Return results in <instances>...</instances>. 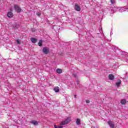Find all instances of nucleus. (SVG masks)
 <instances>
[{
	"label": "nucleus",
	"mask_w": 128,
	"mask_h": 128,
	"mask_svg": "<svg viewBox=\"0 0 128 128\" xmlns=\"http://www.w3.org/2000/svg\"><path fill=\"white\" fill-rule=\"evenodd\" d=\"M70 122V118H67L65 120L62 122L60 124L61 126H66V124H68Z\"/></svg>",
	"instance_id": "obj_1"
},
{
	"label": "nucleus",
	"mask_w": 128,
	"mask_h": 128,
	"mask_svg": "<svg viewBox=\"0 0 128 128\" xmlns=\"http://www.w3.org/2000/svg\"><path fill=\"white\" fill-rule=\"evenodd\" d=\"M42 52L44 54H48L50 52V48L48 47H44L42 48Z\"/></svg>",
	"instance_id": "obj_2"
},
{
	"label": "nucleus",
	"mask_w": 128,
	"mask_h": 128,
	"mask_svg": "<svg viewBox=\"0 0 128 128\" xmlns=\"http://www.w3.org/2000/svg\"><path fill=\"white\" fill-rule=\"evenodd\" d=\"M15 10H16L17 12H20L22 9L18 5H15L14 6Z\"/></svg>",
	"instance_id": "obj_3"
},
{
	"label": "nucleus",
	"mask_w": 128,
	"mask_h": 128,
	"mask_svg": "<svg viewBox=\"0 0 128 128\" xmlns=\"http://www.w3.org/2000/svg\"><path fill=\"white\" fill-rule=\"evenodd\" d=\"M108 124L110 126V128H114V124L112 122L109 120L108 122Z\"/></svg>",
	"instance_id": "obj_4"
},
{
	"label": "nucleus",
	"mask_w": 128,
	"mask_h": 128,
	"mask_svg": "<svg viewBox=\"0 0 128 128\" xmlns=\"http://www.w3.org/2000/svg\"><path fill=\"white\" fill-rule=\"evenodd\" d=\"M12 9H10V12H8L7 14V16L8 18H12V16H14V14H12Z\"/></svg>",
	"instance_id": "obj_5"
},
{
	"label": "nucleus",
	"mask_w": 128,
	"mask_h": 128,
	"mask_svg": "<svg viewBox=\"0 0 128 128\" xmlns=\"http://www.w3.org/2000/svg\"><path fill=\"white\" fill-rule=\"evenodd\" d=\"M74 10L77 12H80V6L78 4H75Z\"/></svg>",
	"instance_id": "obj_6"
},
{
	"label": "nucleus",
	"mask_w": 128,
	"mask_h": 128,
	"mask_svg": "<svg viewBox=\"0 0 128 128\" xmlns=\"http://www.w3.org/2000/svg\"><path fill=\"white\" fill-rule=\"evenodd\" d=\"M120 84H122V80L118 79V82H116V86L118 87L120 86Z\"/></svg>",
	"instance_id": "obj_7"
},
{
	"label": "nucleus",
	"mask_w": 128,
	"mask_h": 128,
	"mask_svg": "<svg viewBox=\"0 0 128 128\" xmlns=\"http://www.w3.org/2000/svg\"><path fill=\"white\" fill-rule=\"evenodd\" d=\"M108 78L109 80H114V76L112 74H110L108 75Z\"/></svg>",
	"instance_id": "obj_8"
},
{
	"label": "nucleus",
	"mask_w": 128,
	"mask_h": 128,
	"mask_svg": "<svg viewBox=\"0 0 128 128\" xmlns=\"http://www.w3.org/2000/svg\"><path fill=\"white\" fill-rule=\"evenodd\" d=\"M128 10V8H126V7H122L120 9V12H126V10Z\"/></svg>",
	"instance_id": "obj_9"
},
{
	"label": "nucleus",
	"mask_w": 128,
	"mask_h": 128,
	"mask_svg": "<svg viewBox=\"0 0 128 128\" xmlns=\"http://www.w3.org/2000/svg\"><path fill=\"white\" fill-rule=\"evenodd\" d=\"M30 124H34V126H38V123L37 121L36 120H32L30 122Z\"/></svg>",
	"instance_id": "obj_10"
},
{
	"label": "nucleus",
	"mask_w": 128,
	"mask_h": 128,
	"mask_svg": "<svg viewBox=\"0 0 128 128\" xmlns=\"http://www.w3.org/2000/svg\"><path fill=\"white\" fill-rule=\"evenodd\" d=\"M31 42L33 44H36V42H38V39H36V38H31Z\"/></svg>",
	"instance_id": "obj_11"
},
{
	"label": "nucleus",
	"mask_w": 128,
	"mask_h": 128,
	"mask_svg": "<svg viewBox=\"0 0 128 128\" xmlns=\"http://www.w3.org/2000/svg\"><path fill=\"white\" fill-rule=\"evenodd\" d=\"M54 90L56 92H60V88L58 86L55 87L54 88Z\"/></svg>",
	"instance_id": "obj_12"
},
{
	"label": "nucleus",
	"mask_w": 128,
	"mask_h": 128,
	"mask_svg": "<svg viewBox=\"0 0 128 128\" xmlns=\"http://www.w3.org/2000/svg\"><path fill=\"white\" fill-rule=\"evenodd\" d=\"M56 73L59 74H62V69H60V68H58L56 70Z\"/></svg>",
	"instance_id": "obj_13"
},
{
	"label": "nucleus",
	"mask_w": 128,
	"mask_h": 128,
	"mask_svg": "<svg viewBox=\"0 0 128 128\" xmlns=\"http://www.w3.org/2000/svg\"><path fill=\"white\" fill-rule=\"evenodd\" d=\"M38 46H42V40H40L39 42H38Z\"/></svg>",
	"instance_id": "obj_14"
},
{
	"label": "nucleus",
	"mask_w": 128,
	"mask_h": 128,
	"mask_svg": "<svg viewBox=\"0 0 128 128\" xmlns=\"http://www.w3.org/2000/svg\"><path fill=\"white\" fill-rule=\"evenodd\" d=\"M120 103L122 104H126V100H122L120 101Z\"/></svg>",
	"instance_id": "obj_15"
},
{
	"label": "nucleus",
	"mask_w": 128,
	"mask_h": 128,
	"mask_svg": "<svg viewBox=\"0 0 128 128\" xmlns=\"http://www.w3.org/2000/svg\"><path fill=\"white\" fill-rule=\"evenodd\" d=\"M76 124L78 126H80V120L78 118L76 121Z\"/></svg>",
	"instance_id": "obj_16"
},
{
	"label": "nucleus",
	"mask_w": 128,
	"mask_h": 128,
	"mask_svg": "<svg viewBox=\"0 0 128 128\" xmlns=\"http://www.w3.org/2000/svg\"><path fill=\"white\" fill-rule=\"evenodd\" d=\"M14 26L15 28H20V24H16L14 25Z\"/></svg>",
	"instance_id": "obj_17"
},
{
	"label": "nucleus",
	"mask_w": 128,
	"mask_h": 128,
	"mask_svg": "<svg viewBox=\"0 0 128 128\" xmlns=\"http://www.w3.org/2000/svg\"><path fill=\"white\" fill-rule=\"evenodd\" d=\"M54 128H62V126H56V125H54Z\"/></svg>",
	"instance_id": "obj_18"
},
{
	"label": "nucleus",
	"mask_w": 128,
	"mask_h": 128,
	"mask_svg": "<svg viewBox=\"0 0 128 128\" xmlns=\"http://www.w3.org/2000/svg\"><path fill=\"white\" fill-rule=\"evenodd\" d=\"M72 76L74 78H78V74H73Z\"/></svg>",
	"instance_id": "obj_19"
},
{
	"label": "nucleus",
	"mask_w": 128,
	"mask_h": 128,
	"mask_svg": "<svg viewBox=\"0 0 128 128\" xmlns=\"http://www.w3.org/2000/svg\"><path fill=\"white\" fill-rule=\"evenodd\" d=\"M36 14L38 16H40L42 13H40V12H37Z\"/></svg>",
	"instance_id": "obj_20"
},
{
	"label": "nucleus",
	"mask_w": 128,
	"mask_h": 128,
	"mask_svg": "<svg viewBox=\"0 0 128 128\" xmlns=\"http://www.w3.org/2000/svg\"><path fill=\"white\" fill-rule=\"evenodd\" d=\"M31 30L32 32H36V29L34 28H31Z\"/></svg>",
	"instance_id": "obj_21"
},
{
	"label": "nucleus",
	"mask_w": 128,
	"mask_h": 128,
	"mask_svg": "<svg viewBox=\"0 0 128 128\" xmlns=\"http://www.w3.org/2000/svg\"><path fill=\"white\" fill-rule=\"evenodd\" d=\"M16 42H17V44H20V40H16Z\"/></svg>",
	"instance_id": "obj_22"
},
{
	"label": "nucleus",
	"mask_w": 128,
	"mask_h": 128,
	"mask_svg": "<svg viewBox=\"0 0 128 128\" xmlns=\"http://www.w3.org/2000/svg\"><path fill=\"white\" fill-rule=\"evenodd\" d=\"M76 84H80V80H76Z\"/></svg>",
	"instance_id": "obj_23"
},
{
	"label": "nucleus",
	"mask_w": 128,
	"mask_h": 128,
	"mask_svg": "<svg viewBox=\"0 0 128 128\" xmlns=\"http://www.w3.org/2000/svg\"><path fill=\"white\" fill-rule=\"evenodd\" d=\"M111 4H114V0H110Z\"/></svg>",
	"instance_id": "obj_24"
},
{
	"label": "nucleus",
	"mask_w": 128,
	"mask_h": 128,
	"mask_svg": "<svg viewBox=\"0 0 128 128\" xmlns=\"http://www.w3.org/2000/svg\"><path fill=\"white\" fill-rule=\"evenodd\" d=\"M86 104H90V100H86Z\"/></svg>",
	"instance_id": "obj_25"
},
{
	"label": "nucleus",
	"mask_w": 128,
	"mask_h": 128,
	"mask_svg": "<svg viewBox=\"0 0 128 128\" xmlns=\"http://www.w3.org/2000/svg\"><path fill=\"white\" fill-rule=\"evenodd\" d=\"M74 98H76V95H74Z\"/></svg>",
	"instance_id": "obj_26"
}]
</instances>
